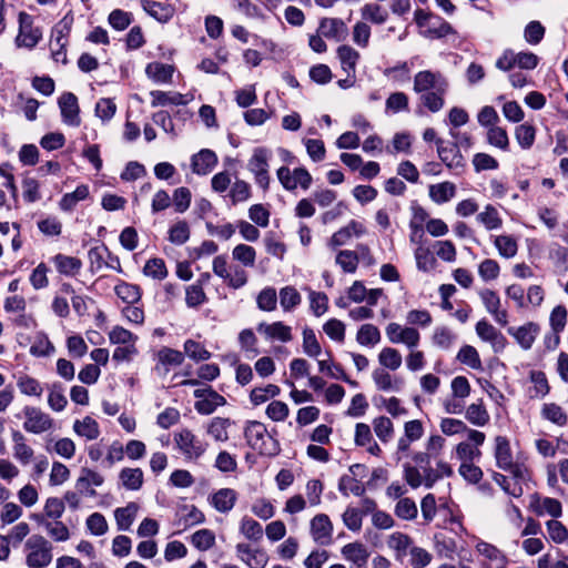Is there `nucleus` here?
Masks as SVG:
<instances>
[{
	"label": "nucleus",
	"mask_w": 568,
	"mask_h": 568,
	"mask_svg": "<svg viewBox=\"0 0 568 568\" xmlns=\"http://www.w3.org/2000/svg\"><path fill=\"white\" fill-rule=\"evenodd\" d=\"M246 444L261 456L274 457L281 452L280 444L258 420H248L244 427Z\"/></svg>",
	"instance_id": "2"
},
{
	"label": "nucleus",
	"mask_w": 568,
	"mask_h": 568,
	"mask_svg": "<svg viewBox=\"0 0 568 568\" xmlns=\"http://www.w3.org/2000/svg\"><path fill=\"white\" fill-rule=\"evenodd\" d=\"M317 32L326 39H333L336 42H341L348 36V28L339 18H322L320 20Z\"/></svg>",
	"instance_id": "15"
},
{
	"label": "nucleus",
	"mask_w": 568,
	"mask_h": 568,
	"mask_svg": "<svg viewBox=\"0 0 568 568\" xmlns=\"http://www.w3.org/2000/svg\"><path fill=\"white\" fill-rule=\"evenodd\" d=\"M356 341L363 346H374L381 341L379 329L373 324H364L357 332Z\"/></svg>",
	"instance_id": "47"
},
{
	"label": "nucleus",
	"mask_w": 568,
	"mask_h": 568,
	"mask_svg": "<svg viewBox=\"0 0 568 568\" xmlns=\"http://www.w3.org/2000/svg\"><path fill=\"white\" fill-rule=\"evenodd\" d=\"M507 332L523 349L528 351L539 335L540 326L535 322H528L518 327H509Z\"/></svg>",
	"instance_id": "14"
},
{
	"label": "nucleus",
	"mask_w": 568,
	"mask_h": 568,
	"mask_svg": "<svg viewBox=\"0 0 568 568\" xmlns=\"http://www.w3.org/2000/svg\"><path fill=\"white\" fill-rule=\"evenodd\" d=\"M235 549L239 559L250 568H265L267 565L268 556L261 548H252L250 545L241 542L236 545Z\"/></svg>",
	"instance_id": "13"
},
{
	"label": "nucleus",
	"mask_w": 568,
	"mask_h": 568,
	"mask_svg": "<svg viewBox=\"0 0 568 568\" xmlns=\"http://www.w3.org/2000/svg\"><path fill=\"white\" fill-rule=\"evenodd\" d=\"M479 296L486 311L494 316L499 325L506 326L508 324V313L506 310L500 308L501 303L498 294L495 291L485 288L479 292Z\"/></svg>",
	"instance_id": "17"
},
{
	"label": "nucleus",
	"mask_w": 568,
	"mask_h": 568,
	"mask_svg": "<svg viewBox=\"0 0 568 568\" xmlns=\"http://www.w3.org/2000/svg\"><path fill=\"white\" fill-rule=\"evenodd\" d=\"M486 139L487 142L495 148H498L503 151H508L509 149V138L507 131L501 126L495 125L487 129Z\"/></svg>",
	"instance_id": "48"
},
{
	"label": "nucleus",
	"mask_w": 568,
	"mask_h": 568,
	"mask_svg": "<svg viewBox=\"0 0 568 568\" xmlns=\"http://www.w3.org/2000/svg\"><path fill=\"white\" fill-rule=\"evenodd\" d=\"M23 416V429L28 433L42 434L53 426V419L50 415L42 412L39 407L24 406Z\"/></svg>",
	"instance_id": "9"
},
{
	"label": "nucleus",
	"mask_w": 568,
	"mask_h": 568,
	"mask_svg": "<svg viewBox=\"0 0 568 568\" xmlns=\"http://www.w3.org/2000/svg\"><path fill=\"white\" fill-rule=\"evenodd\" d=\"M276 175L282 186L290 192L295 191L297 186L306 191L311 187L313 182L311 173L303 166L296 168L293 171L287 166H281Z\"/></svg>",
	"instance_id": "8"
},
{
	"label": "nucleus",
	"mask_w": 568,
	"mask_h": 568,
	"mask_svg": "<svg viewBox=\"0 0 568 568\" xmlns=\"http://www.w3.org/2000/svg\"><path fill=\"white\" fill-rule=\"evenodd\" d=\"M270 156L271 152L266 148H256L247 162V169L254 175L255 183L264 191L268 190L271 182Z\"/></svg>",
	"instance_id": "6"
},
{
	"label": "nucleus",
	"mask_w": 568,
	"mask_h": 568,
	"mask_svg": "<svg viewBox=\"0 0 568 568\" xmlns=\"http://www.w3.org/2000/svg\"><path fill=\"white\" fill-rule=\"evenodd\" d=\"M114 292L119 298L129 305H133L141 298L140 286L126 282H120L114 287Z\"/></svg>",
	"instance_id": "40"
},
{
	"label": "nucleus",
	"mask_w": 568,
	"mask_h": 568,
	"mask_svg": "<svg viewBox=\"0 0 568 568\" xmlns=\"http://www.w3.org/2000/svg\"><path fill=\"white\" fill-rule=\"evenodd\" d=\"M394 513L399 519L414 520L418 515V508L412 498L404 497L396 503Z\"/></svg>",
	"instance_id": "44"
},
{
	"label": "nucleus",
	"mask_w": 568,
	"mask_h": 568,
	"mask_svg": "<svg viewBox=\"0 0 568 568\" xmlns=\"http://www.w3.org/2000/svg\"><path fill=\"white\" fill-rule=\"evenodd\" d=\"M232 257L245 267H253L255 265L256 251L251 245L239 244L233 248Z\"/></svg>",
	"instance_id": "45"
},
{
	"label": "nucleus",
	"mask_w": 568,
	"mask_h": 568,
	"mask_svg": "<svg viewBox=\"0 0 568 568\" xmlns=\"http://www.w3.org/2000/svg\"><path fill=\"white\" fill-rule=\"evenodd\" d=\"M191 236V227L187 221L178 220L175 221L168 231V240L174 245L185 244Z\"/></svg>",
	"instance_id": "30"
},
{
	"label": "nucleus",
	"mask_w": 568,
	"mask_h": 568,
	"mask_svg": "<svg viewBox=\"0 0 568 568\" xmlns=\"http://www.w3.org/2000/svg\"><path fill=\"white\" fill-rule=\"evenodd\" d=\"M453 469L450 465L442 459L436 462V467L429 469L427 474L426 488H433L434 485L444 477H450Z\"/></svg>",
	"instance_id": "63"
},
{
	"label": "nucleus",
	"mask_w": 568,
	"mask_h": 568,
	"mask_svg": "<svg viewBox=\"0 0 568 568\" xmlns=\"http://www.w3.org/2000/svg\"><path fill=\"white\" fill-rule=\"evenodd\" d=\"M13 457L22 465H28L33 457V449L27 444L24 435L19 430H12Z\"/></svg>",
	"instance_id": "24"
},
{
	"label": "nucleus",
	"mask_w": 568,
	"mask_h": 568,
	"mask_svg": "<svg viewBox=\"0 0 568 568\" xmlns=\"http://www.w3.org/2000/svg\"><path fill=\"white\" fill-rule=\"evenodd\" d=\"M144 275L162 281L168 276V268L163 258L153 257L146 261L143 267Z\"/></svg>",
	"instance_id": "54"
},
{
	"label": "nucleus",
	"mask_w": 568,
	"mask_h": 568,
	"mask_svg": "<svg viewBox=\"0 0 568 568\" xmlns=\"http://www.w3.org/2000/svg\"><path fill=\"white\" fill-rule=\"evenodd\" d=\"M456 358L462 364H465L473 369H481L483 368L479 354L474 346H470V345L463 346L459 349Z\"/></svg>",
	"instance_id": "57"
},
{
	"label": "nucleus",
	"mask_w": 568,
	"mask_h": 568,
	"mask_svg": "<svg viewBox=\"0 0 568 568\" xmlns=\"http://www.w3.org/2000/svg\"><path fill=\"white\" fill-rule=\"evenodd\" d=\"M311 535L314 541L321 546L332 544L333 524L325 514H318L311 520Z\"/></svg>",
	"instance_id": "12"
},
{
	"label": "nucleus",
	"mask_w": 568,
	"mask_h": 568,
	"mask_svg": "<svg viewBox=\"0 0 568 568\" xmlns=\"http://www.w3.org/2000/svg\"><path fill=\"white\" fill-rule=\"evenodd\" d=\"M448 89L449 81L440 71L423 70L414 75L413 90L420 95L422 104L433 113L444 108Z\"/></svg>",
	"instance_id": "1"
},
{
	"label": "nucleus",
	"mask_w": 568,
	"mask_h": 568,
	"mask_svg": "<svg viewBox=\"0 0 568 568\" xmlns=\"http://www.w3.org/2000/svg\"><path fill=\"white\" fill-rule=\"evenodd\" d=\"M138 511L139 505L133 501L129 503L125 507L116 508L114 510V518L116 521L118 530H129L136 517Z\"/></svg>",
	"instance_id": "27"
},
{
	"label": "nucleus",
	"mask_w": 568,
	"mask_h": 568,
	"mask_svg": "<svg viewBox=\"0 0 568 568\" xmlns=\"http://www.w3.org/2000/svg\"><path fill=\"white\" fill-rule=\"evenodd\" d=\"M156 357L159 364L164 367L165 372H169L171 367H178L182 365L185 355L178 349L164 346L158 352Z\"/></svg>",
	"instance_id": "31"
},
{
	"label": "nucleus",
	"mask_w": 568,
	"mask_h": 568,
	"mask_svg": "<svg viewBox=\"0 0 568 568\" xmlns=\"http://www.w3.org/2000/svg\"><path fill=\"white\" fill-rule=\"evenodd\" d=\"M428 195L434 203L444 204L456 195V185L449 181L432 184L428 187Z\"/></svg>",
	"instance_id": "26"
},
{
	"label": "nucleus",
	"mask_w": 568,
	"mask_h": 568,
	"mask_svg": "<svg viewBox=\"0 0 568 568\" xmlns=\"http://www.w3.org/2000/svg\"><path fill=\"white\" fill-rule=\"evenodd\" d=\"M494 244L500 254L505 258H511L517 254L518 245L516 240L510 235H498L494 240Z\"/></svg>",
	"instance_id": "49"
},
{
	"label": "nucleus",
	"mask_w": 568,
	"mask_h": 568,
	"mask_svg": "<svg viewBox=\"0 0 568 568\" xmlns=\"http://www.w3.org/2000/svg\"><path fill=\"white\" fill-rule=\"evenodd\" d=\"M413 216L409 222V227L412 231L410 234V241H414V235L419 234V237L424 234L423 224L427 222L428 213L427 211L420 206V205H413L412 206Z\"/></svg>",
	"instance_id": "51"
},
{
	"label": "nucleus",
	"mask_w": 568,
	"mask_h": 568,
	"mask_svg": "<svg viewBox=\"0 0 568 568\" xmlns=\"http://www.w3.org/2000/svg\"><path fill=\"white\" fill-rule=\"evenodd\" d=\"M53 546L42 535H31L24 542L23 552L29 568H45L53 559Z\"/></svg>",
	"instance_id": "4"
},
{
	"label": "nucleus",
	"mask_w": 568,
	"mask_h": 568,
	"mask_svg": "<svg viewBox=\"0 0 568 568\" xmlns=\"http://www.w3.org/2000/svg\"><path fill=\"white\" fill-rule=\"evenodd\" d=\"M476 220L488 231L498 230L503 225L498 210L491 204H487L484 211L477 214Z\"/></svg>",
	"instance_id": "37"
},
{
	"label": "nucleus",
	"mask_w": 568,
	"mask_h": 568,
	"mask_svg": "<svg viewBox=\"0 0 568 568\" xmlns=\"http://www.w3.org/2000/svg\"><path fill=\"white\" fill-rule=\"evenodd\" d=\"M72 23V14H65L53 28L51 41L54 42V44H59L61 42L68 43V37L70 34Z\"/></svg>",
	"instance_id": "50"
},
{
	"label": "nucleus",
	"mask_w": 568,
	"mask_h": 568,
	"mask_svg": "<svg viewBox=\"0 0 568 568\" xmlns=\"http://www.w3.org/2000/svg\"><path fill=\"white\" fill-rule=\"evenodd\" d=\"M231 425L229 418L214 417L207 425V434L212 436L216 442H226L229 439L227 428Z\"/></svg>",
	"instance_id": "42"
},
{
	"label": "nucleus",
	"mask_w": 568,
	"mask_h": 568,
	"mask_svg": "<svg viewBox=\"0 0 568 568\" xmlns=\"http://www.w3.org/2000/svg\"><path fill=\"white\" fill-rule=\"evenodd\" d=\"M17 386L20 393L27 396L40 397L43 392L41 383L29 375L20 376L17 381Z\"/></svg>",
	"instance_id": "53"
},
{
	"label": "nucleus",
	"mask_w": 568,
	"mask_h": 568,
	"mask_svg": "<svg viewBox=\"0 0 568 568\" xmlns=\"http://www.w3.org/2000/svg\"><path fill=\"white\" fill-rule=\"evenodd\" d=\"M335 262L345 273H355L358 266L357 253L351 250H342L337 253Z\"/></svg>",
	"instance_id": "59"
},
{
	"label": "nucleus",
	"mask_w": 568,
	"mask_h": 568,
	"mask_svg": "<svg viewBox=\"0 0 568 568\" xmlns=\"http://www.w3.org/2000/svg\"><path fill=\"white\" fill-rule=\"evenodd\" d=\"M373 427L376 436L383 442L387 443L394 434V425L386 416L376 417L373 420Z\"/></svg>",
	"instance_id": "64"
},
{
	"label": "nucleus",
	"mask_w": 568,
	"mask_h": 568,
	"mask_svg": "<svg viewBox=\"0 0 568 568\" xmlns=\"http://www.w3.org/2000/svg\"><path fill=\"white\" fill-rule=\"evenodd\" d=\"M143 9L160 22L169 21L174 13V9L171 6L155 1H144Z\"/></svg>",
	"instance_id": "39"
},
{
	"label": "nucleus",
	"mask_w": 568,
	"mask_h": 568,
	"mask_svg": "<svg viewBox=\"0 0 568 568\" xmlns=\"http://www.w3.org/2000/svg\"><path fill=\"white\" fill-rule=\"evenodd\" d=\"M184 355H187L195 362H203L211 358L212 354L201 343L194 339H186L184 342Z\"/></svg>",
	"instance_id": "56"
},
{
	"label": "nucleus",
	"mask_w": 568,
	"mask_h": 568,
	"mask_svg": "<svg viewBox=\"0 0 568 568\" xmlns=\"http://www.w3.org/2000/svg\"><path fill=\"white\" fill-rule=\"evenodd\" d=\"M119 478L123 487L128 490H139L143 485V471L141 468H123Z\"/></svg>",
	"instance_id": "35"
},
{
	"label": "nucleus",
	"mask_w": 568,
	"mask_h": 568,
	"mask_svg": "<svg viewBox=\"0 0 568 568\" xmlns=\"http://www.w3.org/2000/svg\"><path fill=\"white\" fill-rule=\"evenodd\" d=\"M210 504L222 514L230 513L237 500V493L232 488H221L209 497Z\"/></svg>",
	"instance_id": "19"
},
{
	"label": "nucleus",
	"mask_w": 568,
	"mask_h": 568,
	"mask_svg": "<svg viewBox=\"0 0 568 568\" xmlns=\"http://www.w3.org/2000/svg\"><path fill=\"white\" fill-rule=\"evenodd\" d=\"M89 186L85 184H81L77 186V189L71 193H65L62 199L60 200V209L62 211L69 212L72 211L75 205L80 202L85 200L89 196Z\"/></svg>",
	"instance_id": "38"
},
{
	"label": "nucleus",
	"mask_w": 568,
	"mask_h": 568,
	"mask_svg": "<svg viewBox=\"0 0 568 568\" xmlns=\"http://www.w3.org/2000/svg\"><path fill=\"white\" fill-rule=\"evenodd\" d=\"M191 544L200 551H206L215 545V534L207 528L196 530L191 536Z\"/></svg>",
	"instance_id": "46"
},
{
	"label": "nucleus",
	"mask_w": 568,
	"mask_h": 568,
	"mask_svg": "<svg viewBox=\"0 0 568 568\" xmlns=\"http://www.w3.org/2000/svg\"><path fill=\"white\" fill-rule=\"evenodd\" d=\"M476 550L489 561V568H507L508 558L496 546L481 540L477 542Z\"/></svg>",
	"instance_id": "21"
},
{
	"label": "nucleus",
	"mask_w": 568,
	"mask_h": 568,
	"mask_svg": "<svg viewBox=\"0 0 568 568\" xmlns=\"http://www.w3.org/2000/svg\"><path fill=\"white\" fill-rule=\"evenodd\" d=\"M337 57L341 61L342 69L347 73L355 72L356 64L359 60V53L349 45L343 44L337 49Z\"/></svg>",
	"instance_id": "41"
},
{
	"label": "nucleus",
	"mask_w": 568,
	"mask_h": 568,
	"mask_svg": "<svg viewBox=\"0 0 568 568\" xmlns=\"http://www.w3.org/2000/svg\"><path fill=\"white\" fill-rule=\"evenodd\" d=\"M103 483L104 477L100 473L88 467H82L80 476L75 481V488L81 495L95 497L97 491L92 487H99L103 485Z\"/></svg>",
	"instance_id": "16"
},
{
	"label": "nucleus",
	"mask_w": 568,
	"mask_h": 568,
	"mask_svg": "<svg viewBox=\"0 0 568 568\" xmlns=\"http://www.w3.org/2000/svg\"><path fill=\"white\" fill-rule=\"evenodd\" d=\"M240 531L250 540L258 541L263 537L262 525L248 516L241 519Z\"/></svg>",
	"instance_id": "52"
},
{
	"label": "nucleus",
	"mask_w": 568,
	"mask_h": 568,
	"mask_svg": "<svg viewBox=\"0 0 568 568\" xmlns=\"http://www.w3.org/2000/svg\"><path fill=\"white\" fill-rule=\"evenodd\" d=\"M372 378L375 383L376 388L382 392H399L404 384V381L402 378H393V376L384 368L374 369Z\"/></svg>",
	"instance_id": "22"
},
{
	"label": "nucleus",
	"mask_w": 568,
	"mask_h": 568,
	"mask_svg": "<svg viewBox=\"0 0 568 568\" xmlns=\"http://www.w3.org/2000/svg\"><path fill=\"white\" fill-rule=\"evenodd\" d=\"M63 123L70 126H79L81 124L80 108L78 98L72 92H64L58 100Z\"/></svg>",
	"instance_id": "11"
},
{
	"label": "nucleus",
	"mask_w": 568,
	"mask_h": 568,
	"mask_svg": "<svg viewBox=\"0 0 568 568\" xmlns=\"http://www.w3.org/2000/svg\"><path fill=\"white\" fill-rule=\"evenodd\" d=\"M378 362L385 368L396 371L402 365V355L396 348L385 347L378 355Z\"/></svg>",
	"instance_id": "62"
},
{
	"label": "nucleus",
	"mask_w": 568,
	"mask_h": 568,
	"mask_svg": "<svg viewBox=\"0 0 568 568\" xmlns=\"http://www.w3.org/2000/svg\"><path fill=\"white\" fill-rule=\"evenodd\" d=\"M41 38L42 33L40 29L33 27V18L27 12H20L19 33L16 38L17 45L32 49L38 44Z\"/></svg>",
	"instance_id": "10"
},
{
	"label": "nucleus",
	"mask_w": 568,
	"mask_h": 568,
	"mask_svg": "<svg viewBox=\"0 0 568 568\" xmlns=\"http://www.w3.org/2000/svg\"><path fill=\"white\" fill-rule=\"evenodd\" d=\"M68 399L63 394V387L60 383H53L50 386L48 405L54 412H61L65 408Z\"/></svg>",
	"instance_id": "58"
},
{
	"label": "nucleus",
	"mask_w": 568,
	"mask_h": 568,
	"mask_svg": "<svg viewBox=\"0 0 568 568\" xmlns=\"http://www.w3.org/2000/svg\"><path fill=\"white\" fill-rule=\"evenodd\" d=\"M343 557L353 562L356 568L366 567L368 559V551L362 542H349L342 548Z\"/></svg>",
	"instance_id": "23"
},
{
	"label": "nucleus",
	"mask_w": 568,
	"mask_h": 568,
	"mask_svg": "<svg viewBox=\"0 0 568 568\" xmlns=\"http://www.w3.org/2000/svg\"><path fill=\"white\" fill-rule=\"evenodd\" d=\"M541 416L546 420L557 425L566 426L568 424V415L565 409L556 403L544 404L541 408Z\"/></svg>",
	"instance_id": "36"
},
{
	"label": "nucleus",
	"mask_w": 568,
	"mask_h": 568,
	"mask_svg": "<svg viewBox=\"0 0 568 568\" xmlns=\"http://www.w3.org/2000/svg\"><path fill=\"white\" fill-rule=\"evenodd\" d=\"M365 21L374 24H384L388 20V11L378 3H366L361 9Z\"/></svg>",
	"instance_id": "34"
},
{
	"label": "nucleus",
	"mask_w": 568,
	"mask_h": 568,
	"mask_svg": "<svg viewBox=\"0 0 568 568\" xmlns=\"http://www.w3.org/2000/svg\"><path fill=\"white\" fill-rule=\"evenodd\" d=\"M425 37L429 39H442L449 34H454L455 30L450 23L436 17V21L430 22L425 29Z\"/></svg>",
	"instance_id": "43"
},
{
	"label": "nucleus",
	"mask_w": 568,
	"mask_h": 568,
	"mask_svg": "<svg viewBox=\"0 0 568 568\" xmlns=\"http://www.w3.org/2000/svg\"><path fill=\"white\" fill-rule=\"evenodd\" d=\"M226 404V399L224 396L220 395L215 389H210V393L204 397V399L196 400L194 407L196 412L201 415H210L215 412V409L220 406H224Z\"/></svg>",
	"instance_id": "28"
},
{
	"label": "nucleus",
	"mask_w": 568,
	"mask_h": 568,
	"mask_svg": "<svg viewBox=\"0 0 568 568\" xmlns=\"http://www.w3.org/2000/svg\"><path fill=\"white\" fill-rule=\"evenodd\" d=\"M436 148L442 163H444L453 174L462 175L466 171L467 162L457 142L436 140Z\"/></svg>",
	"instance_id": "5"
},
{
	"label": "nucleus",
	"mask_w": 568,
	"mask_h": 568,
	"mask_svg": "<svg viewBox=\"0 0 568 568\" xmlns=\"http://www.w3.org/2000/svg\"><path fill=\"white\" fill-rule=\"evenodd\" d=\"M52 261L57 271L65 276H75L82 268L81 260L74 256L59 253L53 256Z\"/></svg>",
	"instance_id": "25"
},
{
	"label": "nucleus",
	"mask_w": 568,
	"mask_h": 568,
	"mask_svg": "<svg viewBox=\"0 0 568 568\" xmlns=\"http://www.w3.org/2000/svg\"><path fill=\"white\" fill-rule=\"evenodd\" d=\"M302 297L293 286H285L280 291V303L285 312H290L301 304Z\"/></svg>",
	"instance_id": "60"
},
{
	"label": "nucleus",
	"mask_w": 568,
	"mask_h": 568,
	"mask_svg": "<svg viewBox=\"0 0 568 568\" xmlns=\"http://www.w3.org/2000/svg\"><path fill=\"white\" fill-rule=\"evenodd\" d=\"M494 456L496 465L499 469L508 471L517 480V483H525L529 479V470L523 463H515L510 443L505 436H497L495 438Z\"/></svg>",
	"instance_id": "3"
},
{
	"label": "nucleus",
	"mask_w": 568,
	"mask_h": 568,
	"mask_svg": "<svg viewBox=\"0 0 568 568\" xmlns=\"http://www.w3.org/2000/svg\"><path fill=\"white\" fill-rule=\"evenodd\" d=\"M151 105L153 108L156 106H165V105H185L189 101L185 99V95L179 92H165L160 90L151 91Z\"/></svg>",
	"instance_id": "29"
},
{
	"label": "nucleus",
	"mask_w": 568,
	"mask_h": 568,
	"mask_svg": "<svg viewBox=\"0 0 568 568\" xmlns=\"http://www.w3.org/2000/svg\"><path fill=\"white\" fill-rule=\"evenodd\" d=\"M174 443L186 460H197L207 448L190 429L184 428L174 435Z\"/></svg>",
	"instance_id": "7"
},
{
	"label": "nucleus",
	"mask_w": 568,
	"mask_h": 568,
	"mask_svg": "<svg viewBox=\"0 0 568 568\" xmlns=\"http://www.w3.org/2000/svg\"><path fill=\"white\" fill-rule=\"evenodd\" d=\"M173 67L162 62H151L146 65V75L155 82L168 83L173 75Z\"/></svg>",
	"instance_id": "33"
},
{
	"label": "nucleus",
	"mask_w": 568,
	"mask_h": 568,
	"mask_svg": "<svg viewBox=\"0 0 568 568\" xmlns=\"http://www.w3.org/2000/svg\"><path fill=\"white\" fill-rule=\"evenodd\" d=\"M217 164L215 152L209 149H202L191 158V166L193 173L197 175L209 174Z\"/></svg>",
	"instance_id": "20"
},
{
	"label": "nucleus",
	"mask_w": 568,
	"mask_h": 568,
	"mask_svg": "<svg viewBox=\"0 0 568 568\" xmlns=\"http://www.w3.org/2000/svg\"><path fill=\"white\" fill-rule=\"evenodd\" d=\"M280 392V387L274 384H268L265 387H255L251 390L250 399L253 405L257 406L265 403L270 398L276 397Z\"/></svg>",
	"instance_id": "55"
},
{
	"label": "nucleus",
	"mask_w": 568,
	"mask_h": 568,
	"mask_svg": "<svg viewBox=\"0 0 568 568\" xmlns=\"http://www.w3.org/2000/svg\"><path fill=\"white\" fill-rule=\"evenodd\" d=\"M73 430L77 435L85 437L88 440H94L100 436L99 424L90 416L83 419H77L73 424Z\"/></svg>",
	"instance_id": "32"
},
{
	"label": "nucleus",
	"mask_w": 568,
	"mask_h": 568,
	"mask_svg": "<svg viewBox=\"0 0 568 568\" xmlns=\"http://www.w3.org/2000/svg\"><path fill=\"white\" fill-rule=\"evenodd\" d=\"M260 334H263L267 341H280L282 343L291 342L293 338L292 328L283 322L272 324L260 323L256 327Z\"/></svg>",
	"instance_id": "18"
},
{
	"label": "nucleus",
	"mask_w": 568,
	"mask_h": 568,
	"mask_svg": "<svg viewBox=\"0 0 568 568\" xmlns=\"http://www.w3.org/2000/svg\"><path fill=\"white\" fill-rule=\"evenodd\" d=\"M515 138L524 150H528L535 142L536 130L531 124H519L515 130Z\"/></svg>",
	"instance_id": "61"
}]
</instances>
